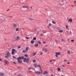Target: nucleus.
Segmentation results:
<instances>
[{"label":"nucleus","mask_w":76,"mask_h":76,"mask_svg":"<svg viewBox=\"0 0 76 76\" xmlns=\"http://www.w3.org/2000/svg\"><path fill=\"white\" fill-rule=\"evenodd\" d=\"M4 55L5 56V57L6 58H7L8 57H10V54L9 52H7V54H5Z\"/></svg>","instance_id":"obj_1"},{"label":"nucleus","mask_w":76,"mask_h":76,"mask_svg":"<svg viewBox=\"0 0 76 76\" xmlns=\"http://www.w3.org/2000/svg\"><path fill=\"white\" fill-rule=\"evenodd\" d=\"M12 55H14V54H15V53H17V51L14 49H13L12 50Z\"/></svg>","instance_id":"obj_2"},{"label":"nucleus","mask_w":76,"mask_h":76,"mask_svg":"<svg viewBox=\"0 0 76 76\" xmlns=\"http://www.w3.org/2000/svg\"><path fill=\"white\" fill-rule=\"evenodd\" d=\"M60 53H57V52L56 53L55 56H56V58H57V57H58V55L59 56V55H60Z\"/></svg>","instance_id":"obj_3"},{"label":"nucleus","mask_w":76,"mask_h":76,"mask_svg":"<svg viewBox=\"0 0 76 76\" xmlns=\"http://www.w3.org/2000/svg\"><path fill=\"white\" fill-rule=\"evenodd\" d=\"M19 58H17V60H18V63H22V61H21L20 59H18Z\"/></svg>","instance_id":"obj_4"},{"label":"nucleus","mask_w":76,"mask_h":76,"mask_svg":"<svg viewBox=\"0 0 76 76\" xmlns=\"http://www.w3.org/2000/svg\"><path fill=\"white\" fill-rule=\"evenodd\" d=\"M4 62L5 63V65L9 63V62L6 60H4Z\"/></svg>","instance_id":"obj_5"},{"label":"nucleus","mask_w":76,"mask_h":76,"mask_svg":"<svg viewBox=\"0 0 76 76\" xmlns=\"http://www.w3.org/2000/svg\"><path fill=\"white\" fill-rule=\"evenodd\" d=\"M29 58H26V62L27 63H29Z\"/></svg>","instance_id":"obj_6"},{"label":"nucleus","mask_w":76,"mask_h":76,"mask_svg":"<svg viewBox=\"0 0 76 76\" xmlns=\"http://www.w3.org/2000/svg\"><path fill=\"white\" fill-rule=\"evenodd\" d=\"M24 58V56H20L19 57H18V59H20L21 60V59H22L23 60Z\"/></svg>","instance_id":"obj_7"},{"label":"nucleus","mask_w":76,"mask_h":76,"mask_svg":"<svg viewBox=\"0 0 76 76\" xmlns=\"http://www.w3.org/2000/svg\"><path fill=\"white\" fill-rule=\"evenodd\" d=\"M29 48L28 47H26V52H28V51L29 50Z\"/></svg>","instance_id":"obj_8"},{"label":"nucleus","mask_w":76,"mask_h":76,"mask_svg":"<svg viewBox=\"0 0 76 76\" xmlns=\"http://www.w3.org/2000/svg\"><path fill=\"white\" fill-rule=\"evenodd\" d=\"M23 8H27V9H28V7L27 6H24L23 7Z\"/></svg>","instance_id":"obj_9"},{"label":"nucleus","mask_w":76,"mask_h":76,"mask_svg":"<svg viewBox=\"0 0 76 76\" xmlns=\"http://www.w3.org/2000/svg\"><path fill=\"white\" fill-rule=\"evenodd\" d=\"M44 75H46V74H48V72L45 71L43 73Z\"/></svg>","instance_id":"obj_10"},{"label":"nucleus","mask_w":76,"mask_h":76,"mask_svg":"<svg viewBox=\"0 0 76 76\" xmlns=\"http://www.w3.org/2000/svg\"><path fill=\"white\" fill-rule=\"evenodd\" d=\"M31 44H33L34 43V40H31Z\"/></svg>","instance_id":"obj_11"},{"label":"nucleus","mask_w":76,"mask_h":76,"mask_svg":"<svg viewBox=\"0 0 76 76\" xmlns=\"http://www.w3.org/2000/svg\"><path fill=\"white\" fill-rule=\"evenodd\" d=\"M36 47H38V44L37 43L35 45H34Z\"/></svg>","instance_id":"obj_12"},{"label":"nucleus","mask_w":76,"mask_h":76,"mask_svg":"<svg viewBox=\"0 0 76 76\" xmlns=\"http://www.w3.org/2000/svg\"><path fill=\"white\" fill-rule=\"evenodd\" d=\"M23 59V62H26V58H25Z\"/></svg>","instance_id":"obj_13"},{"label":"nucleus","mask_w":76,"mask_h":76,"mask_svg":"<svg viewBox=\"0 0 76 76\" xmlns=\"http://www.w3.org/2000/svg\"><path fill=\"white\" fill-rule=\"evenodd\" d=\"M52 22L53 23V24H56V21H52Z\"/></svg>","instance_id":"obj_14"},{"label":"nucleus","mask_w":76,"mask_h":76,"mask_svg":"<svg viewBox=\"0 0 76 76\" xmlns=\"http://www.w3.org/2000/svg\"><path fill=\"white\" fill-rule=\"evenodd\" d=\"M34 66H35V67H38V65L37 64H34Z\"/></svg>","instance_id":"obj_15"},{"label":"nucleus","mask_w":76,"mask_h":76,"mask_svg":"<svg viewBox=\"0 0 76 76\" xmlns=\"http://www.w3.org/2000/svg\"><path fill=\"white\" fill-rule=\"evenodd\" d=\"M28 19L29 20H34V19L33 18H29Z\"/></svg>","instance_id":"obj_16"},{"label":"nucleus","mask_w":76,"mask_h":76,"mask_svg":"<svg viewBox=\"0 0 76 76\" xmlns=\"http://www.w3.org/2000/svg\"><path fill=\"white\" fill-rule=\"evenodd\" d=\"M35 73H36V74H37V75H39V72L37 71L35 72Z\"/></svg>","instance_id":"obj_17"},{"label":"nucleus","mask_w":76,"mask_h":76,"mask_svg":"<svg viewBox=\"0 0 76 76\" xmlns=\"http://www.w3.org/2000/svg\"><path fill=\"white\" fill-rule=\"evenodd\" d=\"M39 74L41 75L42 74V71H40V72H39Z\"/></svg>","instance_id":"obj_18"},{"label":"nucleus","mask_w":76,"mask_h":76,"mask_svg":"<svg viewBox=\"0 0 76 76\" xmlns=\"http://www.w3.org/2000/svg\"><path fill=\"white\" fill-rule=\"evenodd\" d=\"M69 22H72V18L70 19L69 20Z\"/></svg>","instance_id":"obj_19"},{"label":"nucleus","mask_w":76,"mask_h":76,"mask_svg":"<svg viewBox=\"0 0 76 76\" xmlns=\"http://www.w3.org/2000/svg\"><path fill=\"white\" fill-rule=\"evenodd\" d=\"M18 40L17 38L15 39V40H13V41H18Z\"/></svg>","instance_id":"obj_20"},{"label":"nucleus","mask_w":76,"mask_h":76,"mask_svg":"<svg viewBox=\"0 0 76 76\" xmlns=\"http://www.w3.org/2000/svg\"><path fill=\"white\" fill-rule=\"evenodd\" d=\"M67 53L68 54H70V52L69 50H68L67 51Z\"/></svg>","instance_id":"obj_21"},{"label":"nucleus","mask_w":76,"mask_h":76,"mask_svg":"<svg viewBox=\"0 0 76 76\" xmlns=\"http://www.w3.org/2000/svg\"><path fill=\"white\" fill-rule=\"evenodd\" d=\"M26 52V50L23 51V53H25Z\"/></svg>","instance_id":"obj_22"},{"label":"nucleus","mask_w":76,"mask_h":76,"mask_svg":"<svg viewBox=\"0 0 76 76\" xmlns=\"http://www.w3.org/2000/svg\"><path fill=\"white\" fill-rule=\"evenodd\" d=\"M33 40H36L37 39V37H33Z\"/></svg>","instance_id":"obj_23"},{"label":"nucleus","mask_w":76,"mask_h":76,"mask_svg":"<svg viewBox=\"0 0 76 76\" xmlns=\"http://www.w3.org/2000/svg\"><path fill=\"white\" fill-rule=\"evenodd\" d=\"M38 43V44H41V41H39L38 42H37Z\"/></svg>","instance_id":"obj_24"},{"label":"nucleus","mask_w":76,"mask_h":76,"mask_svg":"<svg viewBox=\"0 0 76 76\" xmlns=\"http://www.w3.org/2000/svg\"><path fill=\"white\" fill-rule=\"evenodd\" d=\"M60 69H61L60 68H58L57 70H58V71H61Z\"/></svg>","instance_id":"obj_25"},{"label":"nucleus","mask_w":76,"mask_h":76,"mask_svg":"<svg viewBox=\"0 0 76 76\" xmlns=\"http://www.w3.org/2000/svg\"><path fill=\"white\" fill-rule=\"evenodd\" d=\"M13 26V27H16V25L15 24H14Z\"/></svg>","instance_id":"obj_26"},{"label":"nucleus","mask_w":76,"mask_h":76,"mask_svg":"<svg viewBox=\"0 0 76 76\" xmlns=\"http://www.w3.org/2000/svg\"><path fill=\"white\" fill-rule=\"evenodd\" d=\"M69 34L70 35H72V32H71V31H70L69 33Z\"/></svg>","instance_id":"obj_27"},{"label":"nucleus","mask_w":76,"mask_h":76,"mask_svg":"<svg viewBox=\"0 0 76 76\" xmlns=\"http://www.w3.org/2000/svg\"><path fill=\"white\" fill-rule=\"evenodd\" d=\"M59 32H63V30H59Z\"/></svg>","instance_id":"obj_28"},{"label":"nucleus","mask_w":76,"mask_h":76,"mask_svg":"<svg viewBox=\"0 0 76 76\" xmlns=\"http://www.w3.org/2000/svg\"><path fill=\"white\" fill-rule=\"evenodd\" d=\"M66 29H69V28H68V26L67 25L66 26Z\"/></svg>","instance_id":"obj_29"},{"label":"nucleus","mask_w":76,"mask_h":76,"mask_svg":"<svg viewBox=\"0 0 76 76\" xmlns=\"http://www.w3.org/2000/svg\"><path fill=\"white\" fill-rule=\"evenodd\" d=\"M33 61V63H35V62H36V60H35V59Z\"/></svg>","instance_id":"obj_30"},{"label":"nucleus","mask_w":76,"mask_h":76,"mask_svg":"<svg viewBox=\"0 0 76 76\" xmlns=\"http://www.w3.org/2000/svg\"><path fill=\"white\" fill-rule=\"evenodd\" d=\"M19 38H20V37L19 36H18L17 37V39H18V40H19Z\"/></svg>","instance_id":"obj_31"},{"label":"nucleus","mask_w":76,"mask_h":76,"mask_svg":"<svg viewBox=\"0 0 76 76\" xmlns=\"http://www.w3.org/2000/svg\"><path fill=\"white\" fill-rule=\"evenodd\" d=\"M16 31H19V28H17L16 29Z\"/></svg>","instance_id":"obj_32"},{"label":"nucleus","mask_w":76,"mask_h":76,"mask_svg":"<svg viewBox=\"0 0 76 76\" xmlns=\"http://www.w3.org/2000/svg\"><path fill=\"white\" fill-rule=\"evenodd\" d=\"M26 39H29V37H26Z\"/></svg>","instance_id":"obj_33"},{"label":"nucleus","mask_w":76,"mask_h":76,"mask_svg":"<svg viewBox=\"0 0 76 76\" xmlns=\"http://www.w3.org/2000/svg\"><path fill=\"white\" fill-rule=\"evenodd\" d=\"M74 41H75V40H73V39H72V40H71V42H74Z\"/></svg>","instance_id":"obj_34"},{"label":"nucleus","mask_w":76,"mask_h":76,"mask_svg":"<svg viewBox=\"0 0 76 76\" xmlns=\"http://www.w3.org/2000/svg\"><path fill=\"white\" fill-rule=\"evenodd\" d=\"M12 57L14 58H15V59H16V57L15 56H13Z\"/></svg>","instance_id":"obj_35"},{"label":"nucleus","mask_w":76,"mask_h":76,"mask_svg":"<svg viewBox=\"0 0 76 76\" xmlns=\"http://www.w3.org/2000/svg\"><path fill=\"white\" fill-rule=\"evenodd\" d=\"M25 56L26 57H28V55H25Z\"/></svg>","instance_id":"obj_36"},{"label":"nucleus","mask_w":76,"mask_h":76,"mask_svg":"<svg viewBox=\"0 0 76 76\" xmlns=\"http://www.w3.org/2000/svg\"><path fill=\"white\" fill-rule=\"evenodd\" d=\"M61 41H62L63 42L64 41V40L63 39H61Z\"/></svg>","instance_id":"obj_37"},{"label":"nucleus","mask_w":76,"mask_h":76,"mask_svg":"<svg viewBox=\"0 0 76 76\" xmlns=\"http://www.w3.org/2000/svg\"><path fill=\"white\" fill-rule=\"evenodd\" d=\"M39 68H40V69H41V66H40V65H39Z\"/></svg>","instance_id":"obj_38"},{"label":"nucleus","mask_w":76,"mask_h":76,"mask_svg":"<svg viewBox=\"0 0 76 76\" xmlns=\"http://www.w3.org/2000/svg\"><path fill=\"white\" fill-rule=\"evenodd\" d=\"M36 55V53H34V54H33V56H35Z\"/></svg>","instance_id":"obj_39"},{"label":"nucleus","mask_w":76,"mask_h":76,"mask_svg":"<svg viewBox=\"0 0 76 76\" xmlns=\"http://www.w3.org/2000/svg\"><path fill=\"white\" fill-rule=\"evenodd\" d=\"M40 70L41 71H42V72H43V70H42V69H40Z\"/></svg>","instance_id":"obj_40"},{"label":"nucleus","mask_w":76,"mask_h":76,"mask_svg":"<svg viewBox=\"0 0 76 76\" xmlns=\"http://www.w3.org/2000/svg\"><path fill=\"white\" fill-rule=\"evenodd\" d=\"M18 48H20V46H18Z\"/></svg>","instance_id":"obj_41"},{"label":"nucleus","mask_w":76,"mask_h":76,"mask_svg":"<svg viewBox=\"0 0 76 76\" xmlns=\"http://www.w3.org/2000/svg\"><path fill=\"white\" fill-rule=\"evenodd\" d=\"M51 23H49V26H51Z\"/></svg>","instance_id":"obj_42"},{"label":"nucleus","mask_w":76,"mask_h":76,"mask_svg":"<svg viewBox=\"0 0 76 76\" xmlns=\"http://www.w3.org/2000/svg\"><path fill=\"white\" fill-rule=\"evenodd\" d=\"M40 35H41V37H42V35H43V34H41Z\"/></svg>","instance_id":"obj_43"},{"label":"nucleus","mask_w":76,"mask_h":76,"mask_svg":"<svg viewBox=\"0 0 76 76\" xmlns=\"http://www.w3.org/2000/svg\"><path fill=\"white\" fill-rule=\"evenodd\" d=\"M40 54H41V55H42V54H43V53L42 52H41Z\"/></svg>","instance_id":"obj_44"},{"label":"nucleus","mask_w":76,"mask_h":76,"mask_svg":"<svg viewBox=\"0 0 76 76\" xmlns=\"http://www.w3.org/2000/svg\"><path fill=\"white\" fill-rule=\"evenodd\" d=\"M18 69H20V67L18 66Z\"/></svg>","instance_id":"obj_45"},{"label":"nucleus","mask_w":76,"mask_h":76,"mask_svg":"<svg viewBox=\"0 0 76 76\" xmlns=\"http://www.w3.org/2000/svg\"><path fill=\"white\" fill-rule=\"evenodd\" d=\"M67 64H70V62H68Z\"/></svg>","instance_id":"obj_46"},{"label":"nucleus","mask_w":76,"mask_h":76,"mask_svg":"<svg viewBox=\"0 0 76 76\" xmlns=\"http://www.w3.org/2000/svg\"><path fill=\"white\" fill-rule=\"evenodd\" d=\"M47 51H48V50H45V52H47Z\"/></svg>","instance_id":"obj_47"},{"label":"nucleus","mask_w":76,"mask_h":76,"mask_svg":"<svg viewBox=\"0 0 76 76\" xmlns=\"http://www.w3.org/2000/svg\"><path fill=\"white\" fill-rule=\"evenodd\" d=\"M64 61H67V60H64Z\"/></svg>","instance_id":"obj_48"},{"label":"nucleus","mask_w":76,"mask_h":76,"mask_svg":"<svg viewBox=\"0 0 76 76\" xmlns=\"http://www.w3.org/2000/svg\"><path fill=\"white\" fill-rule=\"evenodd\" d=\"M13 62L14 63V64H16V62Z\"/></svg>","instance_id":"obj_49"},{"label":"nucleus","mask_w":76,"mask_h":76,"mask_svg":"<svg viewBox=\"0 0 76 76\" xmlns=\"http://www.w3.org/2000/svg\"><path fill=\"white\" fill-rule=\"evenodd\" d=\"M52 60H50V62H52Z\"/></svg>","instance_id":"obj_50"},{"label":"nucleus","mask_w":76,"mask_h":76,"mask_svg":"<svg viewBox=\"0 0 76 76\" xmlns=\"http://www.w3.org/2000/svg\"><path fill=\"white\" fill-rule=\"evenodd\" d=\"M43 43H44V44L45 43V42L43 41Z\"/></svg>","instance_id":"obj_51"},{"label":"nucleus","mask_w":76,"mask_h":76,"mask_svg":"<svg viewBox=\"0 0 76 76\" xmlns=\"http://www.w3.org/2000/svg\"><path fill=\"white\" fill-rule=\"evenodd\" d=\"M30 69H31L30 67H29V68L28 69L30 70Z\"/></svg>","instance_id":"obj_52"},{"label":"nucleus","mask_w":76,"mask_h":76,"mask_svg":"<svg viewBox=\"0 0 76 76\" xmlns=\"http://www.w3.org/2000/svg\"><path fill=\"white\" fill-rule=\"evenodd\" d=\"M54 76V75H53V74H52L50 76Z\"/></svg>","instance_id":"obj_53"},{"label":"nucleus","mask_w":76,"mask_h":76,"mask_svg":"<svg viewBox=\"0 0 76 76\" xmlns=\"http://www.w3.org/2000/svg\"><path fill=\"white\" fill-rule=\"evenodd\" d=\"M34 31H37V30H36V29H35L34 30Z\"/></svg>","instance_id":"obj_54"},{"label":"nucleus","mask_w":76,"mask_h":76,"mask_svg":"<svg viewBox=\"0 0 76 76\" xmlns=\"http://www.w3.org/2000/svg\"><path fill=\"white\" fill-rule=\"evenodd\" d=\"M76 3V1H74V3Z\"/></svg>","instance_id":"obj_55"},{"label":"nucleus","mask_w":76,"mask_h":76,"mask_svg":"<svg viewBox=\"0 0 76 76\" xmlns=\"http://www.w3.org/2000/svg\"><path fill=\"white\" fill-rule=\"evenodd\" d=\"M1 60H2L0 58V61H1Z\"/></svg>","instance_id":"obj_56"},{"label":"nucleus","mask_w":76,"mask_h":76,"mask_svg":"<svg viewBox=\"0 0 76 76\" xmlns=\"http://www.w3.org/2000/svg\"><path fill=\"white\" fill-rule=\"evenodd\" d=\"M9 9L7 10V11H9Z\"/></svg>","instance_id":"obj_57"},{"label":"nucleus","mask_w":76,"mask_h":76,"mask_svg":"<svg viewBox=\"0 0 76 76\" xmlns=\"http://www.w3.org/2000/svg\"><path fill=\"white\" fill-rule=\"evenodd\" d=\"M62 67H65L64 65H63Z\"/></svg>","instance_id":"obj_58"},{"label":"nucleus","mask_w":76,"mask_h":76,"mask_svg":"<svg viewBox=\"0 0 76 76\" xmlns=\"http://www.w3.org/2000/svg\"><path fill=\"white\" fill-rule=\"evenodd\" d=\"M29 72H31V71H29Z\"/></svg>","instance_id":"obj_59"},{"label":"nucleus","mask_w":76,"mask_h":76,"mask_svg":"<svg viewBox=\"0 0 76 76\" xmlns=\"http://www.w3.org/2000/svg\"><path fill=\"white\" fill-rule=\"evenodd\" d=\"M32 7H31V9H32Z\"/></svg>","instance_id":"obj_60"},{"label":"nucleus","mask_w":76,"mask_h":76,"mask_svg":"<svg viewBox=\"0 0 76 76\" xmlns=\"http://www.w3.org/2000/svg\"><path fill=\"white\" fill-rule=\"evenodd\" d=\"M43 32L44 33H45V32Z\"/></svg>","instance_id":"obj_61"},{"label":"nucleus","mask_w":76,"mask_h":76,"mask_svg":"<svg viewBox=\"0 0 76 76\" xmlns=\"http://www.w3.org/2000/svg\"><path fill=\"white\" fill-rule=\"evenodd\" d=\"M45 46H47V45H45Z\"/></svg>","instance_id":"obj_62"},{"label":"nucleus","mask_w":76,"mask_h":76,"mask_svg":"<svg viewBox=\"0 0 76 76\" xmlns=\"http://www.w3.org/2000/svg\"><path fill=\"white\" fill-rule=\"evenodd\" d=\"M48 28H49V26H48Z\"/></svg>","instance_id":"obj_63"},{"label":"nucleus","mask_w":76,"mask_h":76,"mask_svg":"<svg viewBox=\"0 0 76 76\" xmlns=\"http://www.w3.org/2000/svg\"><path fill=\"white\" fill-rule=\"evenodd\" d=\"M43 50H44V49H42Z\"/></svg>","instance_id":"obj_64"}]
</instances>
